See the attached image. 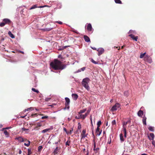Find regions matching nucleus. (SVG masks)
Listing matches in <instances>:
<instances>
[{
	"label": "nucleus",
	"instance_id": "f257e3e1",
	"mask_svg": "<svg viewBox=\"0 0 155 155\" xmlns=\"http://www.w3.org/2000/svg\"><path fill=\"white\" fill-rule=\"evenodd\" d=\"M50 66L54 70H63L66 67V65L64 64L58 59H55L53 62H51Z\"/></svg>",
	"mask_w": 155,
	"mask_h": 155
},
{
	"label": "nucleus",
	"instance_id": "f03ea898",
	"mask_svg": "<svg viewBox=\"0 0 155 155\" xmlns=\"http://www.w3.org/2000/svg\"><path fill=\"white\" fill-rule=\"evenodd\" d=\"M90 79L88 78H86L84 79L82 81L81 84L83 86H84L87 91L89 90L90 87L88 85V83L90 81Z\"/></svg>",
	"mask_w": 155,
	"mask_h": 155
},
{
	"label": "nucleus",
	"instance_id": "7ed1b4c3",
	"mask_svg": "<svg viewBox=\"0 0 155 155\" xmlns=\"http://www.w3.org/2000/svg\"><path fill=\"white\" fill-rule=\"evenodd\" d=\"M53 28V26H51V25L48 24L46 25V28L42 30L44 31H49L51 30Z\"/></svg>",
	"mask_w": 155,
	"mask_h": 155
},
{
	"label": "nucleus",
	"instance_id": "20e7f679",
	"mask_svg": "<svg viewBox=\"0 0 155 155\" xmlns=\"http://www.w3.org/2000/svg\"><path fill=\"white\" fill-rule=\"evenodd\" d=\"M120 105L119 103H116L112 107L111 110L112 111H114L116 110L117 109L120 107Z\"/></svg>",
	"mask_w": 155,
	"mask_h": 155
},
{
	"label": "nucleus",
	"instance_id": "39448f33",
	"mask_svg": "<svg viewBox=\"0 0 155 155\" xmlns=\"http://www.w3.org/2000/svg\"><path fill=\"white\" fill-rule=\"evenodd\" d=\"M65 106L66 108L68 109H69V104L70 103V99L67 97L65 98Z\"/></svg>",
	"mask_w": 155,
	"mask_h": 155
},
{
	"label": "nucleus",
	"instance_id": "423d86ee",
	"mask_svg": "<svg viewBox=\"0 0 155 155\" xmlns=\"http://www.w3.org/2000/svg\"><path fill=\"white\" fill-rule=\"evenodd\" d=\"M86 129H84L81 134V139L87 137V134H86Z\"/></svg>",
	"mask_w": 155,
	"mask_h": 155
},
{
	"label": "nucleus",
	"instance_id": "0eeeda50",
	"mask_svg": "<svg viewBox=\"0 0 155 155\" xmlns=\"http://www.w3.org/2000/svg\"><path fill=\"white\" fill-rule=\"evenodd\" d=\"M47 5H44V6H38V4L35 5H33L31 7V8H30V10H31L32 9H34L35 8H42L44 7H46Z\"/></svg>",
	"mask_w": 155,
	"mask_h": 155
},
{
	"label": "nucleus",
	"instance_id": "6e6552de",
	"mask_svg": "<svg viewBox=\"0 0 155 155\" xmlns=\"http://www.w3.org/2000/svg\"><path fill=\"white\" fill-rule=\"evenodd\" d=\"M144 60L150 63H151L152 62L151 58L147 55H146L144 57Z\"/></svg>",
	"mask_w": 155,
	"mask_h": 155
},
{
	"label": "nucleus",
	"instance_id": "1a4fd4ad",
	"mask_svg": "<svg viewBox=\"0 0 155 155\" xmlns=\"http://www.w3.org/2000/svg\"><path fill=\"white\" fill-rule=\"evenodd\" d=\"M87 29L89 32L91 31H92V27L91 24H87Z\"/></svg>",
	"mask_w": 155,
	"mask_h": 155
},
{
	"label": "nucleus",
	"instance_id": "9d476101",
	"mask_svg": "<svg viewBox=\"0 0 155 155\" xmlns=\"http://www.w3.org/2000/svg\"><path fill=\"white\" fill-rule=\"evenodd\" d=\"M129 36L133 40L136 41H137L138 37L137 36H135L134 35L131 34L129 35Z\"/></svg>",
	"mask_w": 155,
	"mask_h": 155
},
{
	"label": "nucleus",
	"instance_id": "9b49d317",
	"mask_svg": "<svg viewBox=\"0 0 155 155\" xmlns=\"http://www.w3.org/2000/svg\"><path fill=\"white\" fill-rule=\"evenodd\" d=\"M97 51L98 52V55L100 56L104 52V50L102 48H100L97 50Z\"/></svg>",
	"mask_w": 155,
	"mask_h": 155
},
{
	"label": "nucleus",
	"instance_id": "f8f14e48",
	"mask_svg": "<svg viewBox=\"0 0 155 155\" xmlns=\"http://www.w3.org/2000/svg\"><path fill=\"white\" fill-rule=\"evenodd\" d=\"M3 21L5 23V25L6 24L9 25L11 23V21L9 19H4Z\"/></svg>",
	"mask_w": 155,
	"mask_h": 155
},
{
	"label": "nucleus",
	"instance_id": "ddd939ff",
	"mask_svg": "<svg viewBox=\"0 0 155 155\" xmlns=\"http://www.w3.org/2000/svg\"><path fill=\"white\" fill-rule=\"evenodd\" d=\"M130 122V120H128L127 121L124 122L123 123V129H126V125L127 124Z\"/></svg>",
	"mask_w": 155,
	"mask_h": 155
},
{
	"label": "nucleus",
	"instance_id": "4468645a",
	"mask_svg": "<svg viewBox=\"0 0 155 155\" xmlns=\"http://www.w3.org/2000/svg\"><path fill=\"white\" fill-rule=\"evenodd\" d=\"M99 127H97V128L96 130V133L97 134V135L99 136L101 134L102 130H100Z\"/></svg>",
	"mask_w": 155,
	"mask_h": 155
},
{
	"label": "nucleus",
	"instance_id": "2eb2a0df",
	"mask_svg": "<svg viewBox=\"0 0 155 155\" xmlns=\"http://www.w3.org/2000/svg\"><path fill=\"white\" fill-rule=\"evenodd\" d=\"M15 139L16 140H18L19 142H24L23 138L22 137H16Z\"/></svg>",
	"mask_w": 155,
	"mask_h": 155
},
{
	"label": "nucleus",
	"instance_id": "dca6fc26",
	"mask_svg": "<svg viewBox=\"0 0 155 155\" xmlns=\"http://www.w3.org/2000/svg\"><path fill=\"white\" fill-rule=\"evenodd\" d=\"M84 38L86 42H90V40L89 37L87 35H84Z\"/></svg>",
	"mask_w": 155,
	"mask_h": 155
},
{
	"label": "nucleus",
	"instance_id": "f3484780",
	"mask_svg": "<svg viewBox=\"0 0 155 155\" xmlns=\"http://www.w3.org/2000/svg\"><path fill=\"white\" fill-rule=\"evenodd\" d=\"M72 97L73 98V99L74 100H76L78 99V94H72Z\"/></svg>",
	"mask_w": 155,
	"mask_h": 155
},
{
	"label": "nucleus",
	"instance_id": "a211bd4d",
	"mask_svg": "<svg viewBox=\"0 0 155 155\" xmlns=\"http://www.w3.org/2000/svg\"><path fill=\"white\" fill-rule=\"evenodd\" d=\"M154 135L153 133H151L150 134L149 136H148V137L150 140H153L154 138Z\"/></svg>",
	"mask_w": 155,
	"mask_h": 155
},
{
	"label": "nucleus",
	"instance_id": "6ab92c4d",
	"mask_svg": "<svg viewBox=\"0 0 155 155\" xmlns=\"http://www.w3.org/2000/svg\"><path fill=\"white\" fill-rule=\"evenodd\" d=\"M143 111L140 110L137 113V115L139 117H142L143 115Z\"/></svg>",
	"mask_w": 155,
	"mask_h": 155
},
{
	"label": "nucleus",
	"instance_id": "aec40b11",
	"mask_svg": "<svg viewBox=\"0 0 155 155\" xmlns=\"http://www.w3.org/2000/svg\"><path fill=\"white\" fill-rule=\"evenodd\" d=\"M59 152V149L58 147H57L54 150L53 153L54 154H57Z\"/></svg>",
	"mask_w": 155,
	"mask_h": 155
},
{
	"label": "nucleus",
	"instance_id": "412c9836",
	"mask_svg": "<svg viewBox=\"0 0 155 155\" xmlns=\"http://www.w3.org/2000/svg\"><path fill=\"white\" fill-rule=\"evenodd\" d=\"M147 118L145 117H143V119L142 120V121L143 124L144 125H146V121Z\"/></svg>",
	"mask_w": 155,
	"mask_h": 155
},
{
	"label": "nucleus",
	"instance_id": "4be33fe9",
	"mask_svg": "<svg viewBox=\"0 0 155 155\" xmlns=\"http://www.w3.org/2000/svg\"><path fill=\"white\" fill-rule=\"evenodd\" d=\"M8 34L9 36L12 38H15L14 35L12 33L11 31H9Z\"/></svg>",
	"mask_w": 155,
	"mask_h": 155
},
{
	"label": "nucleus",
	"instance_id": "5701e85b",
	"mask_svg": "<svg viewBox=\"0 0 155 155\" xmlns=\"http://www.w3.org/2000/svg\"><path fill=\"white\" fill-rule=\"evenodd\" d=\"M120 140L121 142H122L124 141L123 135L121 133L120 135Z\"/></svg>",
	"mask_w": 155,
	"mask_h": 155
},
{
	"label": "nucleus",
	"instance_id": "b1692460",
	"mask_svg": "<svg viewBox=\"0 0 155 155\" xmlns=\"http://www.w3.org/2000/svg\"><path fill=\"white\" fill-rule=\"evenodd\" d=\"M32 153L31 148H30L28 149V155H31Z\"/></svg>",
	"mask_w": 155,
	"mask_h": 155
},
{
	"label": "nucleus",
	"instance_id": "393cba45",
	"mask_svg": "<svg viewBox=\"0 0 155 155\" xmlns=\"http://www.w3.org/2000/svg\"><path fill=\"white\" fill-rule=\"evenodd\" d=\"M79 115V116L80 119H82L84 120L86 117L84 115H82L81 114H80Z\"/></svg>",
	"mask_w": 155,
	"mask_h": 155
},
{
	"label": "nucleus",
	"instance_id": "a878e982",
	"mask_svg": "<svg viewBox=\"0 0 155 155\" xmlns=\"http://www.w3.org/2000/svg\"><path fill=\"white\" fill-rule=\"evenodd\" d=\"M149 130L151 131H153L154 130V127L151 126H150L148 128Z\"/></svg>",
	"mask_w": 155,
	"mask_h": 155
},
{
	"label": "nucleus",
	"instance_id": "bb28decb",
	"mask_svg": "<svg viewBox=\"0 0 155 155\" xmlns=\"http://www.w3.org/2000/svg\"><path fill=\"white\" fill-rule=\"evenodd\" d=\"M27 141L28 142V143H24V145L28 147L30 145L31 142L29 140H27Z\"/></svg>",
	"mask_w": 155,
	"mask_h": 155
},
{
	"label": "nucleus",
	"instance_id": "cd10ccee",
	"mask_svg": "<svg viewBox=\"0 0 155 155\" xmlns=\"http://www.w3.org/2000/svg\"><path fill=\"white\" fill-rule=\"evenodd\" d=\"M86 111V109H84L83 110H81L80 112H78L79 114H81L82 113H83L85 112Z\"/></svg>",
	"mask_w": 155,
	"mask_h": 155
},
{
	"label": "nucleus",
	"instance_id": "c85d7f7f",
	"mask_svg": "<svg viewBox=\"0 0 155 155\" xmlns=\"http://www.w3.org/2000/svg\"><path fill=\"white\" fill-rule=\"evenodd\" d=\"M115 2L117 4H122V2L120 0H115Z\"/></svg>",
	"mask_w": 155,
	"mask_h": 155
},
{
	"label": "nucleus",
	"instance_id": "c756f323",
	"mask_svg": "<svg viewBox=\"0 0 155 155\" xmlns=\"http://www.w3.org/2000/svg\"><path fill=\"white\" fill-rule=\"evenodd\" d=\"M146 54V53L145 52L144 53H141L140 55V58H143L144 56L145 55V54Z\"/></svg>",
	"mask_w": 155,
	"mask_h": 155
},
{
	"label": "nucleus",
	"instance_id": "7c9ffc66",
	"mask_svg": "<svg viewBox=\"0 0 155 155\" xmlns=\"http://www.w3.org/2000/svg\"><path fill=\"white\" fill-rule=\"evenodd\" d=\"M43 147L42 146H39L38 147V150L39 152H40L42 150Z\"/></svg>",
	"mask_w": 155,
	"mask_h": 155
},
{
	"label": "nucleus",
	"instance_id": "2f4dec72",
	"mask_svg": "<svg viewBox=\"0 0 155 155\" xmlns=\"http://www.w3.org/2000/svg\"><path fill=\"white\" fill-rule=\"evenodd\" d=\"M31 90L37 93H39V91L38 90H36L34 88H32V89H31Z\"/></svg>",
	"mask_w": 155,
	"mask_h": 155
},
{
	"label": "nucleus",
	"instance_id": "473e14b6",
	"mask_svg": "<svg viewBox=\"0 0 155 155\" xmlns=\"http://www.w3.org/2000/svg\"><path fill=\"white\" fill-rule=\"evenodd\" d=\"M101 121H99L97 123V127H99L100 126V125H101Z\"/></svg>",
	"mask_w": 155,
	"mask_h": 155
},
{
	"label": "nucleus",
	"instance_id": "72a5a7b5",
	"mask_svg": "<svg viewBox=\"0 0 155 155\" xmlns=\"http://www.w3.org/2000/svg\"><path fill=\"white\" fill-rule=\"evenodd\" d=\"M81 128V125L80 123H78V130H80Z\"/></svg>",
	"mask_w": 155,
	"mask_h": 155
},
{
	"label": "nucleus",
	"instance_id": "f704fd0d",
	"mask_svg": "<svg viewBox=\"0 0 155 155\" xmlns=\"http://www.w3.org/2000/svg\"><path fill=\"white\" fill-rule=\"evenodd\" d=\"M49 129H46L44 130H43L42 131V133H45V132H47L48 131H49Z\"/></svg>",
	"mask_w": 155,
	"mask_h": 155
},
{
	"label": "nucleus",
	"instance_id": "c9c22d12",
	"mask_svg": "<svg viewBox=\"0 0 155 155\" xmlns=\"http://www.w3.org/2000/svg\"><path fill=\"white\" fill-rule=\"evenodd\" d=\"M71 142V141L70 140H68L65 143L66 145L67 146H69L70 143Z\"/></svg>",
	"mask_w": 155,
	"mask_h": 155
},
{
	"label": "nucleus",
	"instance_id": "e433bc0d",
	"mask_svg": "<svg viewBox=\"0 0 155 155\" xmlns=\"http://www.w3.org/2000/svg\"><path fill=\"white\" fill-rule=\"evenodd\" d=\"M30 110H34V108L32 107H30L29 108H28L27 109H25V111H28Z\"/></svg>",
	"mask_w": 155,
	"mask_h": 155
},
{
	"label": "nucleus",
	"instance_id": "4c0bfd02",
	"mask_svg": "<svg viewBox=\"0 0 155 155\" xmlns=\"http://www.w3.org/2000/svg\"><path fill=\"white\" fill-rule=\"evenodd\" d=\"M4 133L5 134V135L7 136H8V133L7 131L6 130H4Z\"/></svg>",
	"mask_w": 155,
	"mask_h": 155
},
{
	"label": "nucleus",
	"instance_id": "58836bf2",
	"mask_svg": "<svg viewBox=\"0 0 155 155\" xmlns=\"http://www.w3.org/2000/svg\"><path fill=\"white\" fill-rule=\"evenodd\" d=\"M123 131L124 133V137H126V134H127V131L126 129H123Z\"/></svg>",
	"mask_w": 155,
	"mask_h": 155
},
{
	"label": "nucleus",
	"instance_id": "ea45409f",
	"mask_svg": "<svg viewBox=\"0 0 155 155\" xmlns=\"http://www.w3.org/2000/svg\"><path fill=\"white\" fill-rule=\"evenodd\" d=\"M112 125H115L116 124V122L115 120H114L112 121L111 122Z\"/></svg>",
	"mask_w": 155,
	"mask_h": 155
},
{
	"label": "nucleus",
	"instance_id": "a19ab883",
	"mask_svg": "<svg viewBox=\"0 0 155 155\" xmlns=\"http://www.w3.org/2000/svg\"><path fill=\"white\" fill-rule=\"evenodd\" d=\"M37 116V113H35V114H32L31 115V117H34Z\"/></svg>",
	"mask_w": 155,
	"mask_h": 155
},
{
	"label": "nucleus",
	"instance_id": "79ce46f5",
	"mask_svg": "<svg viewBox=\"0 0 155 155\" xmlns=\"http://www.w3.org/2000/svg\"><path fill=\"white\" fill-rule=\"evenodd\" d=\"M5 25V23L4 22H2L0 23V26L1 27H3Z\"/></svg>",
	"mask_w": 155,
	"mask_h": 155
},
{
	"label": "nucleus",
	"instance_id": "37998d69",
	"mask_svg": "<svg viewBox=\"0 0 155 155\" xmlns=\"http://www.w3.org/2000/svg\"><path fill=\"white\" fill-rule=\"evenodd\" d=\"M91 62L95 64H97L98 63V62H96V61H94L93 59H91Z\"/></svg>",
	"mask_w": 155,
	"mask_h": 155
},
{
	"label": "nucleus",
	"instance_id": "c03bdc74",
	"mask_svg": "<svg viewBox=\"0 0 155 155\" xmlns=\"http://www.w3.org/2000/svg\"><path fill=\"white\" fill-rule=\"evenodd\" d=\"M48 118V116H45L42 117H41V119H47Z\"/></svg>",
	"mask_w": 155,
	"mask_h": 155
},
{
	"label": "nucleus",
	"instance_id": "a18cd8bd",
	"mask_svg": "<svg viewBox=\"0 0 155 155\" xmlns=\"http://www.w3.org/2000/svg\"><path fill=\"white\" fill-rule=\"evenodd\" d=\"M90 112V111L89 110H88L87 112L84 115L85 117H86L87 115L89 114Z\"/></svg>",
	"mask_w": 155,
	"mask_h": 155
},
{
	"label": "nucleus",
	"instance_id": "49530a36",
	"mask_svg": "<svg viewBox=\"0 0 155 155\" xmlns=\"http://www.w3.org/2000/svg\"><path fill=\"white\" fill-rule=\"evenodd\" d=\"M28 130V129H25V128H22V131H27Z\"/></svg>",
	"mask_w": 155,
	"mask_h": 155
},
{
	"label": "nucleus",
	"instance_id": "de8ad7c7",
	"mask_svg": "<svg viewBox=\"0 0 155 155\" xmlns=\"http://www.w3.org/2000/svg\"><path fill=\"white\" fill-rule=\"evenodd\" d=\"M63 130L67 134H69V133L67 131V129L66 128H65V127H64Z\"/></svg>",
	"mask_w": 155,
	"mask_h": 155
},
{
	"label": "nucleus",
	"instance_id": "09e8293b",
	"mask_svg": "<svg viewBox=\"0 0 155 155\" xmlns=\"http://www.w3.org/2000/svg\"><path fill=\"white\" fill-rule=\"evenodd\" d=\"M73 131V129L72 128H71V130H70L69 132H68L69 133V134H71L72 132Z\"/></svg>",
	"mask_w": 155,
	"mask_h": 155
},
{
	"label": "nucleus",
	"instance_id": "8fccbe9b",
	"mask_svg": "<svg viewBox=\"0 0 155 155\" xmlns=\"http://www.w3.org/2000/svg\"><path fill=\"white\" fill-rule=\"evenodd\" d=\"M99 150V148H96L95 149H94V150L95 151H96V152H98V150Z\"/></svg>",
	"mask_w": 155,
	"mask_h": 155
},
{
	"label": "nucleus",
	"instance_id": "3c124183",
	"mask_svg": "<svg viewBox=\"0 0 155 155\" xmlns=\"http://www.w3.org/2000/svg\"><path fill=\"white\" fill-rule=\"evenodd\" d=\"M134 31L132 30H130L129 32V34L134 33Z\"/></svg>",
	"mask_w": 155,
	"mask_h": 155
},
{
	"label": "nucleus",
	"instance_id": "603ef678",
	"mask_svg": "<svg viewBox=\"0 0 155 155\" xmlns=\"http://www.w3.org/2000/svg\"><path fill=\"white\" fill-rule=\"evenodd\" d=\"M96 143H94V149L96 148Z\"/></svg>",
	"mask_w": 155,
	"mask_h": 155
},
{
	"label": "nucleus",
	"instance_id": "864d4df0",
	"mask_svg": "<svg viewBox=\"0 0 155 155\" xmlns=\"http://www.w3.org/2000/svg\"><path fill=\"white\" fill-rule=\"evenodd\" d=\"M152 144L155 147V141L153 140L152 141Z\"/></svg>",
	"mask_w": 155,
	"mask_h": 155
},
{
	"label": "nucleus",
	"instance_id": "5fc2aeb1",
	"mask_svg": "<svg viewBox=\"0 0 155 155\" xmlns=\"http://www.w3.org/2000/svg\"><path fill=\"white\" fill-rule=\"evenodd\" d=\"M62 7V5H61L59 4V6L58 5V8H61Z\"/></svg>",
	"mask_w": 155,
	"mask_h": 155
},
{
	"label": "nucleus",
	"instance_id": "6e6d98bb",
	"mask_svg": "<svg viewBox=\"0 0 155 155\" xmlns=\"http://www.w3.org/2000/svg\"><path fill=\"white\" fill-rule=\"evenodd\" d=\"M42 126V125L40 123H38L37 124V127H41Z\"/></svg>",
	"mask_w": 155,
	"mask_h": 155
},
{
	"label": "nucleus",
	"instance_id": "4d7b16f0",
	"mask_svg": "<svg viewBox=\"0 0 155 155\" xmlns=\"http://www.w3.org/2000/svg\"><path fill=\"white\" fill-rule=\"evenodd\" d=\"M90 120H91V124L92 126H93V124H92V118L91 117V116H90Z\"/></svg>",
	"mask_w": 155,
	"mask_h": 155
},
{
	"label": "nucleus",
	"instance_id": "13d9d810",
	"mask_svg": "<svg viewBox=\"0 0 155 155\" xmlns=\"http://www.w3.org/2000/svg\"><path fill=\"white\" fill-rule=\"evenodd\" d=\"M85 67H83L82 68H81V70L82 71H84V70L85 69Z\"/></svg>",
	"mask_w": 155,
	"mask_h": 155
},
{
	"label": "nucleus",
	"instance_id": "bf43d9fd",
	"mask_svg": "<svg viewBox=\"0 0 155 155\" xmlns=\"http://www.w3.org/2000/svg\"><path fill=\"white\" fill-rule=\"evenodd\" d=\"M56 22L57 23H58L59 24H62L63 23L61 22V21H57Z\"/></svg>",
	"mask_w": 155,
	"mask_h": 155
},
{
	"label": "nucleus",
	"instance_id": "052dcab7",
	"mask_svg": "<svg viewBox=\"0 0 155 155\" xmlns=\"http://www.w3.org/2000/svg\"><path fill=\"white\" fill-rule=\"evenodd\" d=\"M22 152L21 150L20 149L19 150L18 153L19 154H21V153Z\"/></svg>",
	"mask_w": 155,
	"mask_h": 155
},
{
	"label": "nucleus",
	"instance_id": "680f3d73",
	"mask_svg": "<svg viewBox=\"0 0 155 155\" xmlns=\"http://www.w3.org/2000/svg\"><path fill=\"white\" fill-rule=\"evenodd\" d=\"M51 99L50 98H47L45 99V101H47Z\"/></svg>",
	"mask_w": 155,
	"mask_h": 155
},
{
	"label": "nucleus",
	"instance_id": "e2e57ef3",
	"mask_svg": "<svg viewBox=\"0 0 155 155\" xmlns=\"http://www.w3.org/2000/svg\"><path fill=\"white\" fill-rule=\"evenodd\" d=\"M75 118L76 119H80V118H79V116H78V117H77V116H76L75 117Z\"/></svg>",
	"mask_w": 155,
	"mask_h": 155
},
{
	"label": "nucleus",
	"instance_id": "0e129e2a",
	"mask_svg": "<svg viewBox=\"0 0 155 155\" xmlns=\"http://www.w3.org/2000/svg\"><path fill=\"white\" fill-rule=\"evenodd\" d=\"M23 140H24V142L26 141H27L28 140L27 139L25 138H23Z\"/></svg>",
	"mask_w": 155,
	"mask_h": 155
},
{
	"label": "nucleus",
	"instance_id": "69168bd1",
	"mask_svg": "<svg viewBox=\"0 0 155 155\" xmlns=\"http://www.w3.org/2000/svg\"><path fill=\"white\" fill-rule=\"evenodd\" d=\"M110 141L109 142L108 141V144H110V143H111V137H110Z\"/></svg>",
	"mask_w": 155,
	"mask_h": 155
},
{
	"label": "nucleus",
	"instance_id": "338daca9",
	"mask_svg": "<svg viewBox=\"0 0 155 155\" xmlns=\"http://www.w3.org/2000/svg\"><path fill=\"white\" fill-rule=\"evenodd\" d=\"M95 137H94V139L93 140L94 143H96L95 141Z\"/></svg>",
	"mask_w": 155,
	"mask_h": 155
},
{
	"label": "nucleus",
	"instance_id": "774afa93",
	"mask_svg": "<svg viewBox=\"0 0 155 155\" xmlns=\"http://www.w3.org/2000/svg\"><path fill=\"white\" fill-rule=\"evenodd\" d=\"M141 155H148L146 153H143V154H142Z\"/></svg>",
	"mask_w": 155,
	"mask_h": 155
}]
</instances>
